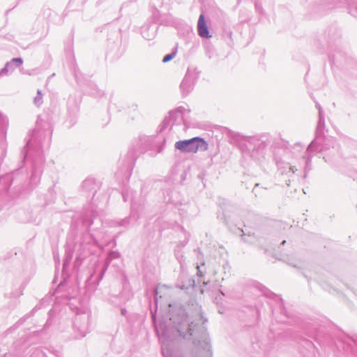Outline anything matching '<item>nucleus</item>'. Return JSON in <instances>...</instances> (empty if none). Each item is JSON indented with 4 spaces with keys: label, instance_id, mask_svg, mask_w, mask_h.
Segmentation results:
<instances>
[{
    "label": "nucleus",
    "instance_id": "nucleus-1",
    "mask_svg": "<svg viewBox=\"0 0 357 357\" xmlns=\"http://www.w3.org/2000/svg\"><path fill=\"white\" fill-rule=\"evenodd\" d=\"M51 139V132L49 130L35 129L33 130L26 146L24 148V157L26 160L31 162V182L36 185L40 178L43 171L45 158L43 147L48 146Z\"/></svg>",
    "mask_w": 357,
    "mask_h": 357
},
{
    "label": "nucleus",
    "instance_id": "nucleus-2",
    "mask_svg": "<svg viewBox=\"0 0 357 357\" xmlns=\"http://www.w3.org/2000/svg\"><path fill=\"white\" fill-rule=\"evenodd\" d=\"M324 116H319L315 138L307 147L308 152L314 150L318 151L323 155L326 162L330 161L333 158L339 156L340 146L332 137L325 135Z\"/></svg>",
    "mask_w": 357,
    "mask_h": 357
},
{
    "label": "nucleus",
    "instance_id": "nucleus-3",
    "mask_svg": "<svg viewBox=\"0 0 357 357\" xmlns=\"http://www.w3.org/2000/svg\"><path fill=\"white\" fill-rule=\"evenodd\" d=\"M168 327H172L179 336L190 339L193 335H197V325L189 322L187 314L183 308H178L170 314Z\"/></svg>",
    "mask_w": 357,
    "mask_h": 357
},
{
    "label": "nucleus",
    "instance_id": "nucleus-4",
    "mask_svg": "<svg viewBox=\"0 0 357 357\" xmlns=\"http://www.w3.org/2000/svg\"><path fill=\"white\" fill-rule=\"evenodd\" d=\"M175 148L184 153H196L199 150H208V145L204 139L195 137L189 139L180 140L175 143Z\"/></svg>",
    "mask_w": 357,
    "mask_h": 357
},
{
    "label": "nucleus",
    "instance_id": "nucleus-5",
    "mask_svg": "<svg viewBox=\"0 0 357 357\" xmlns=\"http://www.w3.org/2000/svg\"><path fill=\"white\" fill-rule=\"evenodd\" d=\"M91 314L89 310L76 313L73 321V331L75 338L84 337L89 332Z\"/></svg>",
    "mask_w": 357,
    "mask_h": 357
},
{
    "label": "nucleus",
    "instance_id": "nucleus-6",
    "mask_svg": "<svg viewBox=\"0 0 357 357\" xmlns=\"http://www.w3.org/2000/svg\"><path fill=\"white\" fill-rule=\"evenodd\" d=\"M246 146L250 157L256 160H261L266 153V143L257 137H248L245 139Z\"/></svg>",
    "mask_w": 357,
    "mask_h": 357
},
{
    "label": "nucleus",
    "instance_id": "nucleus-7",
    "mask_svg": "<svg viewBox=\"0 0 357 357\" xmlns=\"http://www.w3.org/2000/svg\"><path fill=\"white\" fill-rule=\"evenodd\" d=\"M200 340L195 339V351L192 357H212V351L207 334L203 327L199 326Z\"/></svg>",
    "mask_w": 357,
    "mask_h": 357
},
{
    "label": "nucleus",
    "instance_id": "nucleus-8",
    "mask_svg": "<svg viewBox=\"0 0 357 357\" xmlns=\"http://www.w3.org/2000/svg\"><path fill=\"white\" fill-rule=\"evenodd\" d=\"M183 107H178L174 110H172L168 115L164 119L160 132H162L167 128H172L174 124L179 123L183 119Z\"/></svg>",
    "mask_w": 357,
    "mask_h": 357
},
{
    "label": "nucleus",
    "instance_id": "nucleus-9",
    "mask_svg": "<svg viewBox=\"0 0 357 357\" xmlns=\"http://www.w3.org/2000/svg\"><path fill=\"white\" fill-rule=\"evenodd\" d=\"M313 152L319 153L318 151H315V150L308 152V150L307 149L305 152L301 156L300 158H298L297 163L294 162L296 164V167L298 169V172L301 171V170L303 171V178H305L307 177L308 172L312 169L311 153Z\"/></svg>",
    "mask_w": 357,
    "mask_h": 357
},
{
    "label": "nucleus",
    "instance_id": "nucleus-10",
    "mask_svg": "<svg viewBox=\"0 0 357 357\" xmlns=\"http://www.w3.org/2000/svg\"><path fill=\"white\" fill-rule=\"evenodd\" d=\"M275 164L281 174H294L298 171L294 162H286L282 158H275Z\"/></svg>",
    "mask_w": 357,
    "mask_h": 357
},
{
    "label": "nucleus",
    "instance_id": "nucleus-11",
    "mask_svg": "<svg viewBox=\"0 0 357 357\" xmlns=\"http://www.w3.org/2000/svg\"><path fill=\"white\" fill-rule=\"evenodd\" d=\"M22 63L23 59L20 57L12 59L10 61L6 62L5 66L0 70V77L8 76Z\"/></svg>",
    "mask_w": 357,
    "mask_h": 357
},
{
    "label": "nucleus",
    "instance_id": "nucleus-12",
    "mask_svg": "<svg viewBox=\"0 0 357 357\" xmlns=\"http://www.w3.org/2000/svg\"><path fill=\"white\" fill-rule=\"evenodd\" d=\"M133 168V161L132 158H130L126 161V164L119 168L116 172V177H122L123 181H128L131 175Z\"/></svg>",
    "mask_w": 357,
    "mask_h": 357
},
{
    "label": "nucleus",
    "instance_id": "nucleus-13",
    "mask_svg": "<svg viewBox=\"0 0 357 357\" xmlns=\"http://www.w3.org/2000/svg\"><path fill=\"white\" fill-rule=\"evenodd\" d=\"M197 33L202 38H210L212 36L210 34L208 27L206 23L204 14H201L199 17L197 22Z\"/></svg>",
    "mask_w": 357,
    "mask_h": 357
},
{
    "label": "nucleus",
    "instance_id": "nucleus-14",
    "mask_svg": "<svg viewBox=\"0 0 357 357\" xmlns=\"http://www.w3.org/2000/svg\"><path fill=\"white\" fill-rule=\"evenodd\" d=\"M87 243L83 242L79 244V249L77 250V256L74 265L75 267H79L82 262V260L90 253V249L87 247Z\"/></svg>",
    "mask_w": 357,
    "mask_h": 357
},
{
    "label": "nucleus",
    "instance_id": "nucleus-15",
    "mask_svg": "<svg viewBox=\"0 0 357 357\" xmlns=\"http://www.w3.org/2000/svg\"><path fill=\"white\" fill-rule=\"evenodd\" d=\"M96 181L93 178H86L82 184V188L84 191L86 192V196L92 197H94L95 193L96 192Z\"/></svg>",
    "mask_w": 357,
    "mask_h": 357
},
{
    "label": "nucleus",
    "instance_id": "nucleus-16",
    "mask_svg": "<svg viewBox=\"0 0 357 357\" xmlns=\"http://www.w3.org/2000/svg\"><path fill=\"white\" fill-rule=\"evenodd\" d=\"M156 29L155 24H144L141 28V34L144 39L151 40L155 38Z\"/></svg>",
    "mask_w": 357,
    "mask_h": 357
},
{
    "label": "nucleus",
    "instance_id": "nucleus-17",
    "mask_svg": "<svg viewBox=\"0 0 357 357\" xmlns=\"http://www.w3.org/2000/svg\"><path fill=\"white\" fill-rule=\"evenodd\" d=\"M195 82V77L193 75H191L190 71L188 70L185 77L183 78L181 84V89L183 94H188L192 88V85Z\"/></svg>",
    "mask_w": 357,
    "mask_h": 357
},
{
    "label": "nucleus",
    "instance_id": "nucleus-18",
    "mask_svg": "<svg viewBox=\"0 0 357 357\" xmlns=\"http://www.w3.org/2000/svg\"><path fill=\"white\" fill-rule=\"evenodd\" d=\"M8 125V119L0 112V146L3 147L6 138V128Z\"/></svg>",
    "mask_w": 357,
    "mask_h": 357
},
{
    "label": "nucleus",
    "instance_id": "nucleus-19",
    "mask_svg": "<svg viewBox=\"0 0 357 357\" xmlns=\"http://www.w3.org/2000/svg\"><path fill=\"white\" fill-rule=\"evenodd\" d=\"M252 347L254 349H257V348L259 349L257 350L258 355L255 357H269V354L272 349L271 346L257 342L254 343Z\"/></svg>",
    "mask_w": 357,
    "mask_h": 357
},
{
    "label": "nucleus",
    "instance_id": "nucleus-20",
    "mask_svg": "<svg viewBox=\"0 0 357 357\" xmlns=\"http://www.w3.org/2000/svg\"><path fill=\"white\" fill-rule=\"evenodd\" d=\"M95 211L93 210L90 212H86L82 218V224L86 229H89L96 220Z\"/></svg>",
    "mask_w": 357,
    "mask_h": 357
},
{
    "label": "nucleus",
    "instance_id": "nucleus-21",
    "mask_svg": "<svg viewBox=\"0 0 357 357\" xmlns=\"http://www.w3.org/2000/svg\"><path fill=\"white\" fill-rule=\"evenodd\" d=\"M89 86L90 89L86 91V93H87L89 95L100 98L104 95V92L101 90H99L96 84H90Z\"/></svg>",
    "mask_w": 357,
    "mask_h": 357
},
{
    "label": "nucleus",
    "instance_id": "nucleus-22",
    "mask_svg": "<svg viewBox=\"0 0 357 357\" xmlns=\"http://www.w3.org/2000/svg\"><path fill=\"white\" fill-rule=\"evenodd\" d=\"M73 258V252L71 250L67 248L66 250V255L63 263V271H66L68 266L69 265Z\"/></svg>",
    "mask_w": 357,
    "mask_h": 357
},
{
    "label": "nucleus",
    "instance_id": "nucleus-23",
    "mask_svg": "<svg viewBox=\"0 0 357 357\" xmlns=\"http://www.w3.org/2000/svg\"><path fill=\"white\" fill-rule=\"evenodd\" d=\"M161 350L163 357H174L172 352L167 347V345L164 341H162L161 344Z\"/></svg>",
    "mask_w": 357,
    "mask_h": 357
},
{
    "label": "nucleus",
    "instance_id": "nucleus-24",
    "mask_svg": "<svg viewBox=\"0 0 357 357\" xmlns=\"http://www.w3.org/2000/svg\"><path fill=\"white\" fill-rule=\"evenodd\" d=\"M33 102L37 107H39L42 105L43 98H42V94H41L40 90H38L37 96L34 98Z\"/></svg>",
    "mask_w": 357,
    "mask_h": 357
},
{
    "label": "nucleus",
    "instance_id": "nucleus-25",
    "mask_svg": "<svg viewBox=\"0 0 357 357\" xmlns=\"http://www.w3.org/2000/svg\"><path fill=\"white\" fill-rule=\"evenodd\" d=\"M130 218H126L120 221L116 222V225L119 227H126L130 224Z\"/></svg>",
    "mask_w": 357,
    "mask_h": 357
},
{
    "label": "nucleus",
    "instance_id": "nucleus-26",
    "mask_svg": "<svg viewBox=\"0 0 357 357\" xmlns=\"http://www.w3.org/2000/svg\"><path fill=\"white\" fill-rule=\"evenodd\" d=\"M241 231L243 232V235H242V239L244 242L245 243H254V240L252 238H254V236L252 235H250V234H248V237L249 238H251V239H248L247 237H246V234L245 233V231L243 230H241Z\"/></svg>",
    "mask_w": 357,
    "mask_h": 357
},
{
    "label": "nucleus",
    "instance_id": "nucleus-27",
    "mask_svg": "<svg viewBox=\"0 0 357 357\" xmlns=\"http://www.w3.org/2000/svg\"><path fill=\"white\" fill-rule=\"evenodd\" d=\"M109 265V262H107L104 267L101 269L100 271V273L99 274V276H98V282H97V284H98L99 282L102 280V278H103V275L105 273V271H107V266Z\"/></svg>",
    "mask_w": 357,
    "mask_h": 357
},
{
    "label": "nucleus",
    "instance_id": "nucleus-28",
    "mask_svg": "<svg viewBox=\"0 0 357 357\" xmlns=\"http://www.w3.org/2000/svg\"><path fill=\"white\" fill-rule=\"evenodd\" d=\"M175 55H176L175 52H172L170 54H166L162 59V62L167 63V62L170 61L175 56Z\"/></svg>",
    "mask_w": 357,
    "mask_h": 357
},
{
    "label": "nucleus",
    "instance_id": "nucleus-29",
    "mask_svg": "<svg viewBox=\"0 0 357 357\" xmlns=\"http://www.w3.org/2000/svg\"><path fill=\"white\" fill-rule=\"evenodd\" d=\"M122 197H123L124 202H127L128 200V199L130 198V195H129L128 191L127 190H123Z\"/></svg>",
    "mask_w": 357,
    "mask_h": 357
},
{
    "label": "nucleus",
    "instance_id": "nucleus-30",
    "mask_svg": "<svg viewBox=\"0 0 357 357\" xmlns=\"http://www.w3.org/2000/svg\"><path fill=\"white\" fill-rule=\"evenodd\" d=\"M316 107L319 110V116H324L323 109H322L321 105L318 102L316 103Z\"/></svg>",
    "mask_w": 357,
    "mask_h": 357
},
{
    "label": "nucleus",
    "instance_id": "nucleus-31",
    "mask_svg": "<svg viewBox=\"0 0 357 357\" xmlns=\"http://www.w3.org/2000/svg\"><path fill=\"white\" fill-rule=\"evenodd\" d=\"M176 257L178 259L179 263L182 265L183 263V255H179V252L178 251L176 252Z\"/></svg>",
    "mask_w": 357,
    "mask_h": 357
},
{
    "label": "nucleus",
    "instance_id": "nucleus-32",
    "mask_svg": "<svg viewBox=\"0 0 357 357\" xmlns=\"http://www.w3.org/2000/svg\"><path fill=\"white\" fill-rule=\"evenodd\" d=\"M210 263L213 266V271H214V273H215L217 272V271L215 269L216 265H220L221 264L220 259H219L218 260L215 261V263L214 264L212 261Z\"/></svg>",
    "mask_w": 357,
    "mask_h": 357
},
{
    "label": "nucleus",
    "instance_id": "nucleus-33",
    "mask_svg": "<svg viewBox=\"0 0 357 357\" xmlns=\"http://www.w3.org/2000/svg\"><path fill=\"white\" fill-rule=\"evenodd\" d=\"M255 8H256V10L259 13H262V7H261V6L259 3H255Z\"/></svg>",
    "mask_w": 357,
    "mask_h": 357
},
{
    "label": "nucleus",
    "instance_id": "nucleus-34",
    "mask_svg": "<svg viewBox=\"0 0 357 357\" xmlns=\"http://www.w3.org/2000/svg\"><path fill=\"white\" fill-rule=\"evenodd\" d=\"M197 275L199 277H203L204 275V273H202V271L200 270V266H197Z\"/></svg>",
    "mask_w": 357,
    "mask_h": 357
},
{
    "label": "nucleus",
    "instance_id": "nucleus-35",
    "mask_svg": "<svg viewBox=\"0 0 357 357\" xmlns=\"http://www.w3.org/2000/svg\"><path fill=\"white\" fill-rule=\"evenodd\" d=\"M89 238L91 239V241H93V243L96 244L97 243V240H96V238L95 237L94 234H90L89 235Z\"/></svg>",
    "mask_w": 357,
    "mask_h": 357
},
{
    "label": "nucleus",
    "instance_id": "nucleus-36",
    "mask_svg": "<svg viewBox=\"0 0 357 357\" xmlns=\"http://www.w3.org/2000/svg\"><path fill=\"white\" fill-rule=\"evenodd\" d=\"M162 337H169L167 329H165L162 332Z\"/></svg>",
    "mask_w": 357,
    "mask_h": 357
},
{
    "label": "nucleus",
    "instance_id": "nucleus-37",
    "mask_svg": "<svg viewBox=\"0 0 357 357\" xmlns=\"http://www.w3.org/2000/svg\"><path fill=\"white\" fill-rule=\"evenodd\" d=\"M109 257H119V254L117 252H112L109 254Z\"/></svg>",
    "mask_w": 357,
    "mask_h": 357
},
{
    "label": "nucleus",
    "instance_id": "nucleus-38",
    "mask_svg": "<svg viewBox=\"0 0 357 357\" xmlns=\"http://www.w3.org/2000/svg\"><path fill=\"white\" fill-rule=\"evenodd\" d=\"M155 303H158V288L155 289Z\"/></svg>",
    "mask_w": 357,
    "mask_h": 357
},
{
    "label": "nucleus",
    "instance_id": "nucleus-39",
    "mask_svg": "<svg viewBox=\"0 0 357 357\" xmlns=\"http://www.w3.org/2000/svg\"><path fill=\"white\" fill-rule=\"evenodd\" d=\"M152 320H153V324H155V320H156L155 314H152Z\"/></svg>",
    "mask_w": 357,
    "mask_h": 357
},
{
    "label": "nucleus",
    "instance_id": "nucleus-40",
    "mask_svg": "<svg viewBox=\"0 0 357 357\" xmlns=\"http://www.w3.org/2000/svg\"><path fill=\"white\" fill-rule=\"evenodd\" d=\"M75 78L77 80V82H79V78L78 73L77 71L75 72Z\"/></svg>",
    "mask_w": 357,
    "mask_h": 357
},
{
    "label": "nucleus",
    "instance_id": "nucleus-41",
    "mask_svg": "<svg viewBox=\"0 0 357 357\" xmlns=\"http://www.w3.org/2000/svg\"><path fill=\"white\" fill-rule=\"evenodd\" d=\"M306 343H307V346H308V347H309V348H310V347H313V344L312 343V342H310V341H307V342H306Z\"/></svg>",
    "mask_w": 357,
    "mask_h": 357
},
{
    "label": "nucleus",
    "instance_id": "nucleus-42",
    "mask_svg": "<svg viewBox=\"0 0 357 357\" xmlns=\"http://www.w3.org/2000/svg\"><path fill=\"white\" fill-rule=\"evenodd\" d=\"M126 310L125 309H121V314L126 315Z\"/></svg>",
    "mask_w": 357,
    "mask_h": 357
},
{
    "label": "nucleus",
    "instance_id": "nucleus-43",
    "mask_svg": "<svg viewBox=\"0 0 357 357\" xmlns=\"http://www.w3.org/2000/svg\"><path fill=\"white\" fill-rule=\"evenodd\" d=\"M55 356L56 357H61V355H60V353L59 351H56V354H55Z\"/></svg>",
    "mask_w": 357,
    "mask_h": 357
},
{
    "label": "nucleus",
    "instance_id": "nucleus-44",
    "mask_svg": "<svg viewBox=\"0 0 357 357\" xmlns=\"http://www.w3.org/2000/svg\"><path fill=\"white\" fill-rule=\"evenodd\" d=\"M93 277V274H91L90 278L87 280V283L89 282V280H91V278Z\"/></svg>",
    "mask_w": 357,
    "mask_h": 357
},
{
    "label": "nucleus",
    "instance_id": "nucleus-45",
    "mask_svg": "<svg viewBox=\"0 0 357 357\" xmlns=\"http://www.w3.org/2000/svg\"><path fill=\"white\" fill-rule=\"evenodd\" d=\"M155 331L157 334H159V329L157 327H155Z\"/></svg>",
    "mask_w": 357,
    "mask_h": 357
},
{
    "label": "nucleus",
    "instance_id": "nucleus-46",
    "mask_svg": "<svg viewBox=\"0 0 357 357\" xmlns=\"http://www.w3.org/2000/svg\"><path fill=\"white\" fill-rule=\"evenodd\" d=\"M56 257H56V254H55V253H54V258L56 259Z\"/></svg>",
    "mask_w": 357,
    "mask_h": 357
},
{
    "label": "nucleus",
    "instance_id": "nucleus-47",
    "mask_svg": "<svg viewBox=\"0 0 357 357\" xmlns=\"http://www.w3.org/2000/svg\"><path fill=\"white\" fill-rule=\"evenodd\" d=\"M285 243H286V241H283L282 242V245H284Z\"/></svg>",
    "mask_w": 357,
    "mask_h": 357
},
{
    "label": "nucleus",
    "instance_id": "nucleus-48",
    "mask_svg": "<svg viewBox=\"0 0 357 357\" xmlns=\"http://www.w3.org/2000/svg\"><path fill=\"white\" fill-rule=\"evenodd\" d=\"M355 342H356V344L357 345V339L356 340H354Z\"/></svg>",
    "mask_w": 357,
    "mask_h": 357
},
{
    "label": "nucleus",
    "instance_id": "nucleus-49",
    "mask_svg": "<svg viewBox=\"0 0 357 357\" xmlns=\"http://www.w3.org/2000/svg\"><path fill=\"white\" fill-rule=\"evenodd\" d=\"M356 8H357V6H356Z\"/></svg>",
    "mask_w": 357,
    "mask_h": 357
}]
</instances>
